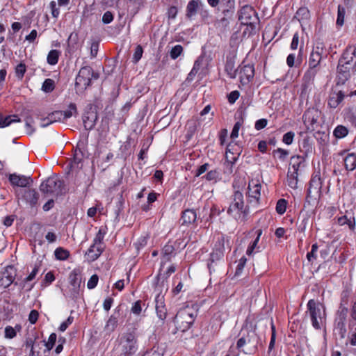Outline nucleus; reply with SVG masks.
I'll use <instances>...</instances> for the list:
<instances>
[{
    "mask_svg": "<svg viewBox=\"0 0 356 356\" xmlns=\"http://www.w3.org/2000/svg\"><path fill=\"white\" fill-rule=\"evenodd\" d=\"M26 67L24 63H20L15 67L16 76L18 79H22L26 72Z\"/></svg>",
    "mask_w": 356,
    "mask_h": 356,
    "instance_id": "obj_59",
    "label": "nucleus"
},
{
    "mask_svg": "<svg viewBox=\"0 0 356 356\" xmlns=\"http://www.w3.org/2000/svg\"><path fill=\"white\" fill-rule=\"evenodd\" d=\"M225 70L230 78H235L236 76L237 70L234 68V61L233 59H227Z\"/></svg>",
    "mask_w": 356,
    "mask_h": 356,
    "instance_id": "obj_37",
    "label": "nucleus"
},
{
    "mask_svg": "<svg viewBox=\"0 0 356 356\" xmlns=\"http://www.w3.org/2000/svg\"><path fill=\"white\" fill-rule=\"evenodd\" d=\"M40 268V264H35L34 268H33V270L31 272V273L24 280V281H23V282H24L23 287H25L26 284H27L29 282H30L31 281L33 280L35 278L37 274L39 272Z\"/></svg>",
    "mask_w": 356,
    "mask_h": 356,
    "instance_id": "obj_44",
    "label": "nucleus"
},
{
    "mask_svg": "<svg viewBox=\"0 0 356 356\" xmlns=\"http://www.w3.org/2000/svg\"><path fill=\"white\" fill-rule=\"evenodd\" d=\"M56 341V334L55 333H51L49 337L48 341L46 342L45 341H43L44 345L46 346V350H44V353H46L47 352H49L50 350H51L55 345Z\"/></svg>",
    "mask_w": 356,
    "mask_h": 356,
    "instance_id": "obj_52",
    "label": "nucleus"
},
{
    "mask_svg": "<svg viewBox=\"0 0 356 356\" xmlns=\"http://www.w3.org/2000/svg\"><path fill=\"white\" fill-rule=\"evenodd\" d=\"M49 115L50 116V120H51L53 123L63 121L62 111H55L49 113Z\"/></svg>",
    "mask_w": 356,
    "mask_h": 356,
    "instance_id": "obj_58",
    "label": "nucleus"
},
{
    "mask_svg": "<svg viewBox=\"0 0 356 356\" xmlns=\"http://www.w3.org/2000/svg\"><path fill=\"white\" fill-rule=\"evenodd\" d=\"M155 302L156 315L161 321H163L167 316V309L164 303V296L161 293L156 296Z\"/></svg>",
    "mask_w": 356,
    "mask_h": 356,
    "instance_id": "obj_17",
    "label": "nucleus"
},
{
    "mask_svg": "<svg viewBox=\"0 0 356 356\" xmlns=\"http://www.w3.org/2000/svg\"><path fill=\"white\" fill-rule=\"evenodd\" d=\"M17 275V270L13 265L7 266L2 272V276L14 282Z\"/></svg>",
    "mask_w": 356,
    "mask_h": 356,
    "instance_id": "obj_34",
    "label": "nucleus"
},
{
    "mask_svg": "<svg viewBox=\"0 0 356 356\" xmlns=\"http://www.w3.org/2000/svg\"><path fill=\"white\" fill-rule=\"evenodd\" d=\"M231 203L227 209V213L241 222L246 220L249 209L245 207L243 193L238 191H234L231 197Z\"/></svg>",
    "mask_w": 356,
    "mask_h": 356,
    "instance_id": "obj_3",
    "label": "nucleus"
},
{
    "mask_svg": "<svg viewBox=\"0 0 356 356\" xmlns=\"http://www.w3.org/2000/svg\"><path fill=\"white\" fill-rule=\"evenodd\" d=\"M88 153L86 142H78L74 149V156L67 166H69L71 170L74 168H81V166L79 165L81 163L83 159L88 157Z\"/></svg>",
    "mask_w": 356,
    "mask_h": 356,
    "instance_id": "obj_10",
    "label": "nucleus"
},
{
    "mask_svg": "<svg viewBox=\"0 0 356 356\" xmlns=\"http://www.w3.org/2000/svg\"><path fill=\"white\" fill-rule=\"evenodd\" d=\"M356 95V90L348 93L341 90H332L327 99V104L330 108H336L344 99L345 97H353Z\"/></svg>",
    "mask_w": 356,
    "mask_h": 356,
    "instance_id": "obj_13",
    "label": "nucleus"
},
{
    "mask_svg": "<svg viewBox=\"0 0 356 356\" xmlns=\"http://www.w3.org/2000/svg\"><path fill=\"white\" fill-rule=\"evenodd\" d=\"M348 313V308L340 307H339L336 313V318L334 321L335 327L339 330V333L341 334L346 332V323Z\"/></svg>",
    "mask_w": 356,
    "mask_h": 356,
    "instance_id": "obj_14",
    "label": "nucleus"
},
{
    "mask_svg": "<svg viewBox=\"0 0 356 356\" xmlns=\"http://www.w3.org/2000/svg\"><path fill=\"white\" fill-rule=\"evenodd\" d=\"M261 185L259 184H254L253 185L249 183L248 185V196L250 198H252L255 200H258L261 195Z\"/></svg>",
    "mask_w": 356,
    "mask_h": 356,
    "instance_id": "obj_31",
    "label": "nucleus"
},
{
    "mask_svg": "<svg viewBox=\"0 0 356 356\" xmlns=\"http://www.w3.org/2000/svg\"><path fill=\"white\" fill-rule=\"evenodd\" d=\"M320 68L321 67L309 66L308 70L305 72L303 76L304 81L307 84L313 83L316 75L320 70Z\"/></svg>",
    "mask_w": 356,
    "mask_h": 356,
    "instance_id": "obj_29",
    "label": "nucleus"
},
{
    "mask_svg": "<svg viewBox=\"0 0 356 356\" xmlns=\"http://www.w3.org/2000/svg\"><path fill=\"white\" fill-rule=\"evenodd\" d=\"M222 246V245L219 244V247H216L213 252L210 254V258L207 264V266L210 273L211 272V269L214 268L213 264L223 257V248Z\"/></svg>",
    "mask_w": 356,
    "mask_h": 356,
    "instance_id": "obj_19",
    "label": "nucleus"
},
{
    "mask_svg": "<svg viewBox=\"0 0 356 356\" xmlns=\"http://www.w3.org/2000/svg\"><path fill=\"white\" fill-rule=\"evenodd\" d=\"M339 61L341 63H353V65H356V46H348Z\"/></svg>",
    "mask_w": 356,
    "mask_h": 356,
    "instance_id": "obj_15",
    "label": "nucleus"
},
{
    "mask_svg": "<svg viewBox=\"0 0 356 356\" xmlns=\"http://www.w3.org/2000/svg\"><path fill=\"white\" fill-rule=\"evenodd\" d=\"M321 307L324 309L323 305L317 303L314 300H310L307 303L312 325L316 330L321 329V324L322 323L323 314L321 312Z\"/></svg>",
    "mask_w": 356,
    "mask_h": 356,
    "instance_id": "obj_9",
    "label": "nucleus"
},
{
    "mask_svg": "<svg viewBox=\"0 0 356 356\" xmlns=\"http://www.w3.org/2000/svg\"><path fill=\"white\" fill-rule=\"evenodd\" d=\"M60 55V52L58 50H51L47 55V63L51 65L57 64Z\"/></svg>",
    "mask_w": 356,
    "mask_h": 356,
    "instance_id": "obj_39",
    "label": "nucleus"
},
{
    "mask_svg": "<svg viewBox=\"0 0 356 356\" xmlns=\"http://www.w3.org/2000/svg\"><path fill=\"white\" fill-rule=\"evenodd\" d=\"M325 44L323 43V42L318 40V41H316L315 46L314 47V49L312 52L318 54L321 56H323V55L325 54V55L326 56L327 54L325 53Z\"/></svg>",
    "mask_w": 356,
    "mask_h": 356,
    "instance_id": "obj_51",
    "label": "nucleus"
},
{
    "mask_svg": "<svg viewBox=\"0 0 356 356\" xmlns=\"http://www.w3.org/2000/svg\"><path fill=\"white\" fill-rule=\"evenodd\" d=\"M240 79L243 84L248 83L254 77V68L252 65H245L241 67Z\"/></svg>",
    "mask_w": 356,
    "mask_h": 356,
    "instance_id": "obj_16",
    "label": "nucleus"
},
{
    "mask_svg": "<svg viewBox=\"0 0 356 356\" xmlns=\"http://www.w3.org/2000/svg\"><path fill=\"white\" fill-rule=\"evenodd\" d=\"M104 250V245L93 243L86 252L90 261H94L98 259Z\"/></svg>",
    "mask_w": 356,
    "mask_h": 356,
    "instance_id": "obj_22",
    "label": "nucleus"
},
{
    "mask_svg": "<svg viewBox=\"0 0 356 356\" xmlns=\"http://www.w3.org/2000/svg\"><path fill=\"white\" fill-rule=\"evenodd\" d=\"M238 21L241 24L247 25L250 28V33L254 32L256 29V24L258 21L256 11L249 6H244L240 10L238 15Z\"/></svg>",
    "mask_w": 356,
    "mask_h": 356,
    "instance_id": "obj_7",
    "label": "nucleus"
},
{
    "mask_svg": "<svg viewBox=\"0 0 356 356\" xmlns=\"http://www.w3.org/2000/svg\"><path fill=\"white\" fill-rule=\"evenodd\" d=\"M351 295V291L348 289H346L342 291L340 297V307L348 308L349 300Z\"/></svg>",
    "mask_w": 356,
    "mask_h": 356,
    "instance_id": "obj_35",
    "label": "nucleus"
},
{
    "mask_svg": "<svg viewBox=\"0 0 356 356\" xmlns=\"http://www.w3.org/2000/svg\"><path fill=\"white\" fill-rule=\"evenodd\" d=\"M143 50L140 45H138L135 49L133 59L134 63H137L140 60L143 56Z\"/></svg>",
    "mask_w": 356,
    "mask_h": 356,
    "instance_id": "obj_63",
    "label": "nucleus"
},
{
    "mask_svg": "<svg viewBox=\"0 0 356 356\" xmlns=\"http://www.w3.org/2000/svg\"><path fill=\"white\" fill-rule=\"evenodd\" d=\"M220 175L219 172L217 170H212L209 171L206 175H204L202 178H205L207 181H216Z\"/></svg>",
    "mask_w": 356,
    "mask_h": 356,
    "instance_id": "obj_57",
    "label": "nucleus"
},
{
    "mask_svg": "<svg viewBox=\"0 0 356 356\" xmlns=\"http://www.w3.org/2000/svg\"><path fill=\"white\" fill-rule=\"evenodd\" d=\"M55 88V82L51 79H46L42 83V90L49 93L52 92Z\"/></svg>",
    "mask_w": 356,
    "mask_h": 356,
    "instance_id": "obj_48",
    "label": "nucleus"
},
{
    "mask_svg": "<svg viewBox=\"0 0 356 356\" xmlns=\"http://www.w3.org/2000/svg\"><path fill=\"white\" fill-rule=\"evenodd\" d=\"M338 223L340 225H348L350 229L355 228V220L351 218H348L347 216H343L338 218Z\"/></svg>",
    "mask_w": 356,
    "mask_h": 356,
    "instance_id": "obj_53",
    "label": "nucleus"
},
{
    "mask_svg": "<svg viewBox=\"0 0 356 356\" xmlns=\"http://www.w3.org/2000/svg\"><path fill=\"white\" fill-rule=\"evenodd\" d=\"M175 248L172 245L167 243L162 250L163 258L165 261H170L175 252Z\"/></svg>",
    "mask_w": 356,
    "mask_h": 356,
    "instance_id": "obj_36",
    "label": "nucleus"
},
{
    "mask_svg": "<svg viewBox=\"0 0 356 356\" xmlns=\"http://www.w3.org/2000/svg\"><path fill=\"white\" fill-rule=\"evenodd\" d=\"M99 77L98 72H94L90 66L82 67L76 76L75 88L77 92H83L92 83V80Z\"/></svg>",
    "mask_w": 356,
    "mask_h": 356,
    "instance_id": "obj_4",
    "label": "nucleus"
},
{
    "mask_svg": "<svg viewBox=\"0 0 356 356\" xmlns=\"http://www.w3.org/2000/svg\"><path fill=\"white\" fill-rule=\"evenodd\" d=\"M163 349L159 346H154L147 350L142 356H163Z\"/></svg>",
    "mask_w": 356,
    "mask_h": 356,
    "instance_id": "obj_47",
    "label": "nucleus"
},
{
    "mask_svg": "<svg viewBox=\"0 0 356 356\" xmlns=\"http://www.w3.org/2000/svg\"><path fill=\"white\" fill-rule=\"evenodd\" d=\"M320 115L321 112L314 108H309L304 113L302 120L308 130L314 131L318 127Z\"/></svg>",
    "mask_w": 356,
    "mask_h": 356,
    "instance_id": "obj_12",
    "label": "nucleus"
},
{
    "mask_svg": "<svg viewBox=\"0 0 356 356\" xmlns=\"http://www.w3.org/2000/svg\"><path fill=\"white\" fill-rule=\"evenodd\" d=\"M287 201L284 199H280L276 204V211L277 213L282 215L286 211Z\"/></svg>",
    "mask_w": 356,
    "mask_h": 356,
    "instance_id": "obj_54",
    "label": "nucleus"
},
{
    "mask_svg": "<svg viewBox=\"0 0 356 356\" xmlns=\"http://www.w3.org/2000/svg\"><path fill=\"white\" fill-rule=\"evenodd\" d=\"M298 172H291L290 170H289L287 173V182L289 186L291 187V188H298Z\"/></svg>",
    "mask_w": 356,
    "mask_h": 356,
    "instance_id": "obj_38",
    "label": "nucleus"
},
{
    "mask_svg": "<svg viewBox=\"0 0 356 356\" xmlns=\"http://www.w3.org/2000/svg\"><path fill=\"white\" fill-rule=\"evenodd\" d=\"M345 14V8L341 5H339L337 10V18L336 22L337 26H341L343 24Z\"/></svg>",
    "mask_w": 356,
    "mask_h": 356,
    "instance_id": "obj_50",
    "label": "nucleus"
},
{
    "mask_svg": "<svg viewBox=\"0 0 356 356\" xmlns=\"http://www.w3.org/2000/svg\"><path fill=\"white\" fill-rule=\"evenodd\" d=\"M220 8L225 16H232L235 10V0H220Z\"/></svg>",
    "mask_w": 356,
    "mask_h": 356,
    "instance_id": "obj_20",
    "label": "nucleus"
},
{
    "mask_svg": "<svg viewBox=\"0 0 356 356\" xmlns=\"http://www.w3.org/2000/svg\"><path fill=\"white\" fill-rule=\"evenodd\" d=\"M9 181L13 186L19 187H26L29 185L30 181H32V179L30 177H26L24 175H18L14 173L10 175Z\"/></svg>",
    "mask_w": 356,
    "mask_h": 356,
    "instance_id": "obj_18",
    "label": "nucleus"
},
{
    "mask_svg": "<svg viewBox=\"0 0 356 356\" xmlns=\"http://www.w3.org/2000/svg\"><path fill=\"white\" fill-rule=\"evenodd\" d=\"M236 147H237L236 145L231 143L227 146L226 159L232 164H234L236 162L240 155V152H237L236 149H235Z\"/></svg>",
    "mask_w": 356,
    "mask_h": 356,
    "instance_id": "obj_23",
    "label": "nucleus"
},
{
    "mask_svg": "<svg viewBox=\"0 0 356 356\" xmlns=\"http://www.w3.org/2000/svg\"><path fill=\"white\" fill-rule=\"evenodd\" d=\"M97 120V113L94 112L88 113L83 118V126L86 130H92L95 126Z\"/></svg>",
    "mask_w": 356,
    "mask_h": 356,
    "instance_id": "obj_26",
    "label": "nucleus"
},
{
    "mask_svg": "<svg viewBox=\"0 0 356 356\" xmlns=\"http://www.w3.org/2000/svg\"><path fill=\"white\" fill-rule=\"evenodd\" d=\"M40 191L47 195L58 196L65 193L64 181L58 176L48 177L40 186Z\"/></svg>",
    "mask_w": 356,
    "mask_h": 356,
    "instance_id": "obj_5",
    "label": "nucleus"
},
{
    "mask_svg": "<svg viewBox=\"0 0 356 356\" xmlns=\"http://www.w3.org/2000/svg\"><path fill=\"white\" fill-rule=\"evenodd\" d=\"M3 127L9 126L13 122H19L21 121L20 118L17 115H11L5 116L3 118Z\"/></svg>",
    "mask_w": 356,
    "mask_h": 356,
    "instance_id": "obj_56",
    "label": "nucleus"
},
{
    "mask_svg": "<svg viewBox=\"0 0 356 356\" xmlns=\"http://www.w3.org/2000/svg\"><path fill=\"white\" fill-rule=\"evenodd\" d=\"M236 341V348L245 355L254 354L258 349L259 337L254 331L242 328Z\"/></svg>",
    "mask_w": 356,
    "mask_h": 356,
    "instance_id": "obj_1",
    "label": "nucleus"
},
{
    "mask_svg": "<svg viewBox=\"0 0 356 356\" xmlns=\"http://www.w3.org/2000/svg\"><path fill=\"white\" fill-rule=\"evenodd\" d=\"M273 153L278 154V158L281 161H284L289 154L288 150L284 149L282 148H277L273 151Z\"/></svg>",
    "mask_w": 356,
    "mask_h": 356,
    "instance_id": "obj_64",
    "label": "nucleus"
},
{
    "mask_svg": "<svg viewBox=\"0 0 356 356\" xmlns=\"http://www.w3.org/2000/svg\"><path fill=\"white\" fill-rule=\"evenodd\" d=\"M54 255L57 259L64 261L68 259L70 257V252L63 248L59 247L55 250Z\"/></svg>",
    "mask_w": 356,
    "mask_h": 356,
    "instance_id": "obj_41",
    "label": "nucleus"
},
{
    "mask_svg": "<svg viewBox=\"0 0 356 356\" xmlns=\"http://www.w3.org/2000/svg\"><path fill=\"white\" fill-rule=\"evenodd\" d=\"M119 315H120V309H116L114 312V314H112L108 319V321L105 325V327H104V330L107 333L113 332L117 327Z\"/></svg>",
    "mask_w": 356,
    "mask_h": 356,
    "instance_id": "obj_21",
    "label": "nucleus"
},
{
    "mask_svg": "<svg viewBox=\"0 0 356 356\" xmlns=\"http://www.w3.org/2000/svg\"><path fill=\"white\" fill-rule=\"evenodd\" d=\"M356 72V65L353 63H341L338 62L337 85H343L352 74Z\"/></svg>",
    "mask_w": 356,
    "mask_h": 356,
    "instance_id": "obj_11",
    "label": "nucleus"
},
{
    "mask_svg": "<svg viewBox=\"0 0 356 356\" xmlns=\"http://www.w3.org/2000/svg\"><path fill=\"white\" fill-rule=\"evenodd\" d=\"M344 120L356 127V108L348 107L343 110Z\"/></svg>",
    "mask_w": 356,
    "mask_h": 356,
    "instance_id": "obj_28",
    "label": "nucleus"
},
{
    "mask_svg": "<svg viewBox=\"0 0 356 356\" xmlns=\"http://www.w3.org/2000/svg\"><path fill=\"white\" fill-rule=\"evenodd\" d=\"M64 296L70 300L76 302L82 297L81 286L70 285L69 290Z\"/></svg>",
    "mask_w": 356,
    "mask_h": 356,
    "instance_id": "obj_24",
    "label": "nucleus"
},
{
    "mask_svg": "<svg viewBox=\"0 0 356 356\" xmlns=\"http://www.w3.org/2000/svg\"><path fill=\"white\" fill-rule=\"evenodd\" d=\"M344 165L347 170L352 171L356 168V154H348L343 159Z\"/></svg>",
    "mask_w": 356,
    "mask_h": 356,
    "instance_id": "obj_32",
    "label": "nucleus"
},
{
    "mask_svg": "<svg viewBox=\"0 0 356 356\" xmlns=\"http://www.w3.org/2000/svg\"><path fill=\"white\" fill-rule=\"evenodd\" d=\"M197 219V214L193 209H186L182 212V216L180 220L182 221V225H189L195 222Z\"/></svg>",
    "mask_w": 356,
    "mask_h": 356,
    "instance_id": "obj_27",
    "label": "nucleus"
},
{
    "mask_svg": "<svg viewBox=\"0 0 356 356\" xmlns=\"http://www.w3.org/2000/svg\"><path fill=\"white\" fill-rule=\"evenodd\" d=\"M247 259L245 257H242L239 261L236 268L235 275H239L242 273L244 266L246 264Z\"/></svg>",
    "mask_w": 356,
    "mask_h": 356,
    "instance_id": "obj_62",
    "label": "nucleus"
},
{
    "mask_svg": "<svg viewBox=\"0 0 356 356\" xmlns=\"http://www.w3.org/2000/svg\"><path fill=\"white\" fill-rule=\"evenodd\" d=\"M348 134V129L347 127L343 125H338L336 127V128L334 129L333 135L337 138H343L346 137Z\"/></svg>",
    "mask_w": 356,
    "mask_h": 356,
    "instance_id": "obj_42",
    "label": "nucleus"
},
{
    "mask_svg": "<svg viewBox=\"0 0 356 356\" xmlns=\"http://www.w3.org/2000/svg\"><path fill=\"white\" fill-rule=\"evenodd\" d=\"M69 280L70 285L81 286V277L79 270H73L69 275Z\"/></svg>",
    "mask_w": 356,
    "mask_h": 356,
    "instance_id": "obj_33",
    "label": "nucleus"
},
{
    "mask_svg": "<svg viewBox=\"0 0 356 356\" xmlns=\"http://www.w3.org/2000/svg\"><path fill=\"white\" fill-rule=\"evenodd\" d=\"M197 305H187L180 309L174 318L177 328L181 332H186L191 327L197 316Z\"/></svg>",
    "mask_w": 356,
    "mask_h": 356,
    "instance_id": "obj_2",
    "label": "nucleus"
},
{
    "mask_svg": "<svg viewBox=\"0 0 356 356\" xmlns=\"http://www.w3.org/2000/svg\"><path fill=\"white\" fill-rule=\"evenodd\" d=\"M24 121L26 134L28 135H32L35 131L34 128L35 121L33 120V118L31 115H27L25 118Z\"/></svg>",
    "mask_w": 356,
    "mask_h": 356,
    "instance_id": "obj_40",
    "label": "nucleus"
},
{
    "mask_svg": "<svg viewBox=\"0 0 356 356\" xmlns=\"http://www.w3.org/2000/svg\"><path fill=\"white\" fill-rule=\"evenodd\" d=\"M24 198L33 207L38 203L39 194L34 189H27L24 191Z\"/></svg>",
    "mask_w": 356,
    "mask_h": 356,
    "instance_id": "obj_25",
    "label": "nucleus"
},
{
    "mask_svg": "<svg viewBox=\"0 0 356 356\" xmlns=\"http://www.w3.org/2000/svg\"><path fill=\"white\" fill-rule=\"evenodd\" d=\"M199 6L198 0H191L186 6V17L188 19H191L197 14Z\"/></svg>",
    "mask_w": 356,
    "mask_h": 356,
    "instance_id": "obj_30",
    "label": "nucleus"
},
{
    "mask_svg": "<svg viewBox=\"0 0 356 356\" xmlns=\"http://www.w3.org/2000/svg\"><path fill=\"white\" fill-rule=\"evenodd\" d=\"M294 136H295L294 132L289 131V132L286 133L285 134H284L283 138H282V142L284 143H285L286 145H289L292 144V143L293 141Z\"/></svg>",
    "mask_w": 356,
    "mask_h": 356,
    "instance_id": "obj_61",
    "label": "nucleus"
},
{
    "mask_svg": "<svg viewBox=\"0 0 356 356\" xmlns=\"http://www.w3.org/2000/svg\"><path fill=\"white\" fill-rule=\"evenodd\" d=\"M119 348L124 356H132L138 350L137 339L134 332H127L120 339Z\"/></svg>",
    "mask_w": 356,
    "mask_h": 356,
    "instance_id": "obj_6",
    "label": "nucleus"
},
{
    "mask_svg": "<svg viewBox=\"0 0 356 356\" xmlns=\"http://www.w3.org/2000/svg\"><path fill=\"white\" fill-rule=\"evenodd\" d=\"M318 246L317 243H314L312 245V250L309 252L307 254V258L309 262H313L314 260L316 259V252L318 250Z\"/></svg>",
    "mask_w": 356,
    "mask_h": 356,
    "instance_id": "obj_60",
    "label": "nucleus"
},
{
    "mask_svg": "<svg viewBox=\"0 0 356 356\" xmlns=\"http://www.w3.org/2000/svg\"><path fill=\"white\" fill-rule=\"evenodd\" d=\"M183 51V47L180 44H177L173 47L170 52V56L172 59L177 58Z\"/></svg>",
    "mask_w": 356,
    "mask_h": 356,
    "instance_id": "obj_55",
    "label": "nucleus"
},
{
    "mask_svg": "<svg viewBox=\"0 0 356 356\" xmlns=\"http://www.w3.org/2000/svg\"><path fill=\"white\" fill-rule=\"evenodd\" d=\"M304 161V158L300 156H293L291 158V168L293 170V172H298L300 165Z\"/></svg>",
    "mask_w": 356,
    "mask_h": 356,
    "instance_id": "obj_46",
    "label": "nucleus"
},
{
    "mask_svg": "<svg viewBox=\"0 0 356 356\" xmlns=\"http://www.w3.org/2000/svg\"><path fill=\"white\" fill-rule=\"evenodd\" d=\"M77 114L76 106L74 103L70 104L68 108L63 111V120Z\"/></svg>",
    "mask_w": 356,
    "mask_h": 356,
    "instance_id": "obj_45",
    "label": "nucleus"
},
{
    "mask_svg": "<svg viewBox=\"0 0 356 356\" xmlns=\"http://www.w3.org/2000/svg\"><path fill=\"white\" fill-rule=\"evenodd\" d=\"M323 181L319 174L314 175L309 181L306 201L309 204L311 200H317L321 197Z\"/></svg>",
    "mask_w": 356,
    "mask_h": 356,
    "instance_id": "obj_8",
    "label": "nucleus"
},
{
    "mask_svg": "<svg viewBox=\"0 0 356 356\" xmlns=\"http://www.w3.org/2000/svg\"><path fill=\"white\" fill-rule=\"evenodd\" d=\"M322 57L318 54L311 52L309 58V66L320 67Z\"/></svg>",
    "mask_w": 356,
    "mask_h": 356,
    "instance_id": "obj_43",
    "label": "nucleus"
},
{
    "mask_svg": "<svg viewBox=\"0 0 356 356\" xmlns=\"http://www.w3.org/2000/svg\"><path fill=\"white\" fill-rule=\"evenodd\" d=\"M314 136L322 145H325L329 139V134L324 131H317Z\"/></svg>",
    "mask_w": 356,
    "mask_h": 356,
    "instance_id": "obj_49",
    "label": "nucleus"
}]
</instances>
